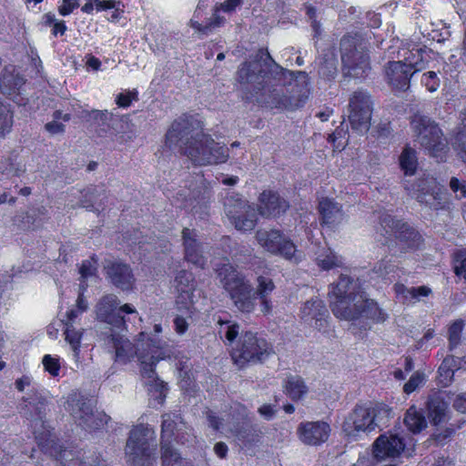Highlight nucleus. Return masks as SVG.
Segmentation results:
<instances>
[{"label":"nucleus","instance_id":"b1692460","mask_svg":"<svg viewBox=\"0 0 466 466\" xmlns=\"http://www.w3.org/2000/svg\"><path fill=\"white\" fill-rule=\"evenodd\" d=\"M113 116V113L107 110L85 109L79 113L78 116L94 127L99 137H103L110 129L109 122L112 120Z\"/></svg>","mask_w":466,"mask_h":466},{"label":"nucleus","instance_id":"5fc2aeb1","mask_svg":"<svg viewBox=\"0 0 466 466\" xmlns=\"http://www.w3.org/2000/svg\"><path fill=\"white\" fill-rule=\"evenodd\" d=\"M425 381V375L423 372L415 371L409 380L403 385V392L407 395L414 392Z\"/></svg>","mask_w":466,"mask_h":466},{"label":"nucleus","instance_id":"bb28decb","mask_svg":"<svg viewBox=\"0 0 466 466\" xmlns=\"http://www.w3.org/2000/svg\"><path fill=\"white\" fill-rule=\"evenodd\" d=\"M448 403L439 394L430 395L426 401L428 417L433 425L445 420Z\"/></svg>","mask_w":466,"mask_h":466},{"label":"nucleus","instance_id":"c756f323","mask_svg":"<svg viewBox=\"0 0 466 466\" xmlns=\"http://www.w3.org/2000/svg\"><path fill=\"white\" fill-rule=\"evenodd\" d=\"M106 196L102 187H88L82 192L80 207L99 211L104 208Z\"/></svg>","mask_w":466,"mask_h":466},{"label":"nucleus","instance_id":"20e7f679","mask_svg":"<svg viewBox=\"0 0 466 466\" xmlns=\"http://www.w3.org/2000/svg\"><path fill=\"white\" fill-rule=\"evenodd\" d=\"M289 207V202L273 189H264L259 193L257 209L238 193L227 196L224 201L227 217L239 231L253 230L258 224V215L266 218H278L284 215Z\"/></svg>","mask_w":466,"mask_h":466},{"label":"nucleus","instance_id":"49530a36","mask_svg":"<svg viewBox=\"0 0 466 466\" xmlns=\"http://www.w3.org/2000/svg\"><path fill=\"white\" fill-rule=\"evenodd\" d=\"M275 288L272 279L260 275L257 278V289L254 294L257 299L269 297Z\"/></svg>","mask_w":466,"mask_h":466},{"label":"nucleus","instance_id":"f3484780","mask_svg":"<svg viewBox=\"0 0 466 466\" xmlns=\"http://www.w3.org/2000/svg\"><path fill=\"white\" fill-rule=\"evenodd\" d=\"M405 440L400 434L389 431L380 434L372 444V454L377 460L397 458L405 449Z\"/></svg>","mask_w":466,"mask_h":466},{"label":"nucleus","instance_id":"de8ad7c7","mask_svg":"<svg viewBox=\"0 0 466 466\" xmlns=\"http://www.w3.org/2000/svg\"><path fill=\"white\" fill-rule=\"evenodd\" d=\"M452 147L457 154L458 158L466 167V129L459 130L455 134L453 137Z\"/></svg>","mask_w":466,"mask_h":466},{"label":"nucleus","instance_id":"338daca9","mask_svg":"<svg viewBox=\"0 0 466 466\" xmlns=\"http://www.w3.org/2000/svg\"><path fill=\"white\" fill-rule=\"evenodd\" d=\"M244 0H225L220 4L218 9L223 11L224 13H232L237 7L242 5Z\"/></svg>","mask_w":466,"mask_h":466},{"label":"nucleus","instance_id":"680f3d73","mask_svg":"<svg viewBox=\"0 0 466 466\" xmlns=\"http://www.w3.org/2000/svg\"><path fill=\"white\" fill-rule=\"evenodd\" d=\"M43 365L45 370L48 371L52 376H57L60 370L59 361L57 359L46 355L43 358Z\"/></svg>","mask_w":466,"mask_h":466},{"label":"nucleus","instance_id":"a211bd4d","mask_svg":"<svg viewBox=\"0 0 466 466\" xmlns=\"http://www.w3.org/2000/svg\"><path fill=\"white\" fill-rule=\"evenodd\" d=\"M331 432L329 423L324 420L302 421L298 425L297 435L308 446H320L325 443Z\"/></svg>","mask_w":466,"mask_h":466},{"label":"nucleus","instance_id":"7ed1b4c3","mask_svg":"<svg viewBox=\"0 0 466 466\" xmlns=\"http://www.w3.org/2000/svg\"><path fill=\"white\" fill-rule=\"evenodd\" d=\"M273 60L267 48H259L251 61H244L238 68L237 80L241 86L242 100L255 103L261 107L289 109L290 97L283 94L282 88L263 68V58Z\"/></svg>","mask_w":466,"mask_h":466},{"label":"nucleus","instance_id":"f704fd0d","mask_svg":"<svg viewBox=\"0 0 466 466\" xmlns=\"http://www.w3.org/2000/svg\"><path fill=\"white\" fill-rule=\"evenodd\" d=\"M177 422L171 418L169 413L162 415L161 432H160V453L163 452V447L167 445L170 449H175L172 445L176 431Z\"/></svg>","mask_w":466,"mask_h":466},{"label":"nucleus","instance_id":"c9c22d12","mask_svg":"<svg viewBox=\"0 0 466 466\" xmlns=\"http://www.w3.org/2000/svg\"><path fill=\"white\" fill-rule=\"evenodd\" d=\"M370 406L374 417L375 429L381 430L383 427H388L393 415L392 408L384 402H370Z\"/></svg>","mask_w":466,"mask_h":466},{"label":"nucleus","instance_id":"603ef678","mask_svg":"<svg viewBox=\"0 0 466 466\" xmlns=\"http://www.w3.org/2000/svg\"><path fill=\"white\" fill-rule=\"evenodd\" d=\"M338 74V68L334 61H323L318 69V75L325 81H333Z\"/></svg>","mask_w":466,"mask_h":466},{"label":"nucleus","instance_id":"1a4fd4ad","mask_svg":"<svg viewBox=\"0 0 466 466\" xmlns=\"http://www.w3.org/2000/svg\"><path fill=\"white\" fill-rule=\"evenodd\" d=\"M96 320L105 325V330L100 336L107 350L111 352L112 359L116 360V339L115 328L116 327V296L108 294L103 296L95 307Z\"/></svg>","mask_w":466,"mask_h":466},{"label":"nucleus","instance_id":"69168bd1","mask_svg":"<svg viewBox=\"0 0 466 466\" xmlns=\"http://www.w3.org/2000/svg\"><path fill=\"white\" fill-rule=\"evenodd\" d=\"M45 129L50 135H58L65 133L66 126L56 120H52L45 125Z\"/></svg>","mask_w":466,"mask_h":466},{"label":"nucleus","instance_id":"13d9d810","mask_svg":"<svg viewBox=\"0 0 466 466\" xmlns=\"http://www.w3.org/2000/svg\"><path fill=\"white\" fill-rule=\"evenodd\" d=\"M421 84L429 92L432 93L440 87V78L434 71H428L422 75Z\"/></svg>","mask_w":466,"mask_h":466},{"label":"nucleus","instance_id":"6ab92c4d","mask_svg":"<svg viewBox=\"0 0 466 466\" xmlns=\"http://www.w3.org/2000/svg\"><path fill=\"white\" fill-rule=\"evenodd\" d=\"M48 401L38 390L30 389L21 399L19 412L27 420H42L46 415Z\"/></svg>","mask_w":466,"mask_h":466},{"label":"nucleus","instance_id":"052dcab7","mask_svg":"<svg viewBox=\"0 0 466 466\" xmlns=\"http://www.w3.org/2000/svg\"><path fill=\"white\" fill-rule=\"evenodd\" d=\"M138 100V91L137 89L129 90L126 93H118V107L127 108L133 101Z\"/></svg>","mask_w":466,"mask_h":466},{"label":"nucleus","instance_id":"4468645a","mask_svg":"<svg viewBox=\"0 0 466 466\" xmlns=\"http://www.w3.org/2000/svg\"><path fill=\"white\" fill-rule=\"evenodd\" d=\"M257 240L267 251L280 256L287 260L298 264L302 259V252L296 245L285 238V235H256Z\"/></svg>","mask_w":466,"mask_h":466},{"label":"nucleus","instance_id":"dca6fc26","mask_svg":"<svg viewBox=\"0 0 466 466\" xmlns=\"http://www.w3.org/2000/svg\"><path fill=\"white\" fill-rule=\"evenodd\" d=\"M301 319L312 325L316 329L324 334L330 331L329 312L326 304L320 299H311L304 303L301 308Z\"/></svg>","mask_w":466,"mask_h":466},{"label":"nucleus","instance_id":"5701e85b","mask_svg":"<svg viewBox=\"0 0 466 466\" xmlns=\"http://www.w3.org/2000/svg\"><path fill=\"white\" fill-rule=\"evenodd\" d=\"M318 211L321 226L333 228L338 225L343 217L341 206L329 198H322L319 201Z\"/></svg>","mask_w":466,"mask_h":466},{"label":"nucleus","instance_id":"e2e57ef3","mask_svg":"<svg viewBox=\"0 0 466 466\" xmlns=\"http://www.w3.org/2000/svg\"><path fill=\"white\" fill-rule=\"evenodd\" d=\"M87 284L83 282L79 285V293L76 299V307L78 309V311L85 312L88 309V302L84 296V292L86 290Z\"/></svg>","mask_w":466,"mask_h":466},{"label":"nucleus","instance_id":"a19ab883","mask_svg":"<svg viewBox=\"0 0 466 466\" xmlns=\"http://www.w3.org/2000/svg\"><path fill=\"white\" fill-rule=\"evenodd\" d=\"M147 380L146 385L148 387V390L158 404H163L166 400L167 394L168 391L167 384L161 380L156 372L155 377H144Z\"/></svg>","mask_w":466,"mask_h":466},{"label":"nucleus","instance_id":"ddd939ff","mask_svg":"<svg viewBox=\"0 0 466 466\" xmlns=\"http://www.w3.org/2000/svg\"><path fill=\"white\" fill-rule=\"evenodd\" d=\"M342 428L350 436H356L360 432L370 433L374 431L375 422L370 403L356 404L346 417Z\"/></svg>","mask_w":466,"mask_h":466},{"label":"nucleus","instance_id":"f257e3e1","mask_svg":"<svg viewBox=\"0 0 466 466\" xmlns=\"http://www.w3.org/2000/svg\"><path fill=\"white\" fill-rule=\"evenodd\" d=\"M204 127L198 114L183 113L167 130L165 145L170 150L177 148L198 166L226 163L229 157L228 148L205 133Z\"/></svg>","mask_w":466,"mask_h":466},{"label":"nucleus","instance_id":"cd10ccee","mask_svg":"<svg viewBox=\"0 0 466 466\" xmlns=\"http://www.w3.org/2000/svg\"><path fill=\"white\" fill-rule=\"evenodd\" d=\"M66 404V409L69 411L76 423L85 416H87L91 408L94 407L91 400L78 393L71 394L67 399Z\"/></svg>","mask_w":466,"mask_h":466},{"label":"nucleus","instance_id":"58836bf2","mask_svg":"<svg viewBox=\"0 0 466 466\" xmlns=\"http://www.w3.org/2000/svg\"><path fill=\"white\" fill-rule=\"evenodd\" d=\"M160 459L161 466H196L191 460L183 458L177 449H170L167 445L163 447Z\"/></svg>","mask_w":466,"mask_h":466},{"label":"nucleus","instance_id":"bf43d9fd","mask_svg":"<svg viewBox=\"0 0 466 466\" xmlns=\"http://www.w3.org/2000/svg\"><path fill=\"white\" fill-rule=\"evenodd\" d=\"M218 324L220 326L228 325V329L225 333V338L229 343H232L233 341L236 340V339L238 338V336L239 334L240 327H239L238 323H237V322L231 323L229 320H223V319H219L218 320Z\"/></svg>","mask_w":466,"mask_h":466},{"label":"nucleus","instance_id":"6e6552de","mask_svg":"<svg viewBox=\"0 0 466 466\" xmlns=\"http://www.w3.org/2000/svg\"><path fill=\"white\" fill-rule=\"evenodd\" d=\"M154 431L147 425L138 424L132 428L127 441L126 453L133 466H152L153 451L150 441Z\"/></svg>","mask_w":466,"mask_h":466},{"label":"nucleus","instance_id":"2eb2a0df","mask_svg":"<svg viewBox=\"0 0 466 466\" xmlns=\"http://www.w3.org/2000/svg\"><path fill=\"white\" fill-rule=\"evenodd\" d=\"M198 177L200 186L190 190L188 197L182 199L179 208L189 209L194 216H198L199 218L204 219L208 217L211 192L204 185L206 181L204 175L198 174Z\"/></svg>","mask_w":466,"mask_h":466},{"label":"nucleus","instance_id":"e433bc0d","mask_svg":"<svg viewBox=\"0 0 466 466\" xmlns=\"http://www.w3.org/2000/svg\"><path fill=\"white\" fill-rule=\"evenodd\" d=\"M394 290L398 296H401L405 300L409 301L417 300L421 297H428L431 294V289L424 285L407 288L402 283H396L394 285Z\"/></svg>","mask_w":466,"mask_h":466},{"label":"nucleus","instance_id":"a878e982","mask_svg":"<svg viewBox=\"0 0 466 466\" xmlns=\"http://www.w3.org/2000/svg\"><path fill=\"white\" fill-rule=\"evenodd\" d=\"M185 247V259L198 268H204L207 263L201 251V246L198 242V235H182Z\"/></svg>","mask_w":466,"mask_h":466},{"label":"nucleus","instance_id":"4be33fe9","mask_svg":"<svg viewBox=\"0 0 466 466\" xmlns=\"http://www.w3.org/2000/svg\"><path fill=\"white\" fill-rule=\"evenodd\" d=\"M39 446L45 453L54 457L62 466H83L79 451L63 447L55 439H48L40 442Z\"/></svg>","mask_w":466,"mask_h":466},{"label":"nucleus","instance_id":"c03bdc74","mask_svg":"<svg viewBox=\"0 0 466 466\" xmlns=\"http://www.w3.org/2000/svg\"><path fill=\"white\" fill-rule=\"evenodd\" d=\"M136 279L130 266L118 261V289L133 290Z\"/></svg>","mask_w":466,"mask_h":466},{"label":"nucleus","instance_id":"aec40b11","mask_svg":"<svg viewBox=\"0 0 466 466\" xmlns=\"http://www.w3.org/2000/svg\"><path fill=\"white\" fill-rule=\"evenodd\" d=\"M341 60L348 73L355 78H366L371 69L369 53L359 51L356 46L344 49Z\"/></svg>","mask_w":466,"mask_h":466},{"label":"nucleus","instance_id":"6e6d98bb","mask_svg":"<svg viewBox=\"0 0 466 466\" xmlns=\"http://www.w3.org/2000/svg\"><path fill=\"white\" fill-rule=\"evenodd\" d=\"M97 269V262L94 257L89 259L84 260L79 268V274L81 275L82 281L96 275Z\"/></svg>","mask_w":466,"mask_h":466},{"label":"nucleus","instance_id":"37998d69","mask_svg":"<svg viewBox=\"0 0 466 466\" xmlns=\"http://www.w3.org/2000/svg\"><path fill=\"white\" fill-rule=\"evenodd\" d=\"M465 327L462 319L453 320L448 327L449 350H453L461 342V335Z\"/></svg>","mask_w":466,"mask_h":466},{"label":"nucleus","instance_id":"473e14b6","mask_svg":"<svg viewBox=\"0 0 466 466\" xmlns=\"http://www.w3.org/2000/svg\"><path fill=\"white\" fill-rule=\"evenodd\" d=\"M284 392L293 401H298L308 392V387L299 376H289L284 381Z\"/></svg>","mask_w":466,"mask_h":466},{"label":"nucleus","instance_id":"774afa93","mask_svg":"<svg viewBox=\"0 0 466 466\" xmlns=\"http://www.w3.org/2000/svg\"><path fill=\"white\" fill-rule=\"evenodd\" d=\"M452 406L457 411L466 413V392L457 395Z\"/></svg>","mask_w":466,"mask_h":466},{"label":"nucleus","instance_id":"09e8293b","mask_svg":"<svg viewBox=\"0 0 466 466\" xmlns=\"http://www.w3.org/2000/svg\"><path fill=\"white\" fill-rule=\"evenodd\" d=\"M318 266L324 269L329 270L335 268H342L343 263L339 258V257L330 249H329L328 254H326L323 258H317Z\"/></svg>","mask_w":466,"mask_h":466},{"label":"nucleus","instance_id":"4d7b16f0","mask_svg":"<svg viewBox=\"0 0 466 466\" xmlns=\"http://www.w3.org/2000/svg\"><path fill=\"white\" fill-rule=\"evenodd\" d=\"M450 188L455 195L456 199L461 200L466 198V180L451 177L450 179Z\"/></svg>","mask_w":466,"mask_h":466},{"label":"nucleus","instance_id":"8fccbe9b","mask_svg":"<svg viewBox=\"0 0 466 466\" xmlns=\"http://www.w3.org/2000/svg\"><path fill=\"white\" fill-rule=\"evenodd\" d=\"M13 126V114L7 106L0 101V136L11 131Z\"/></svg>","mask_w":466,"mask_h":466},{"label":"nucleus","instance_id":"3c124183","mask_svg":"<svg viewBox=\"0 0 466 466\" xmlns=\"http://www.w3.org/2000/svg\"><path fill=\"white\" fill-rule=\"evenodd\" d=\"M452 260L455 275L466 281V251L458 250L454 253Z\"/></svg>","mask_w":466,"mask_h":466},{"label":"nucleus","instance_id":"393cba45","mask_svg":"<svg viewBox=\"0 0 466 466\" xmlns=\"http://www.w3.org/2000/svg\"><path fill=\"white\" fill-rule=\"evenodd\" d=\"M424 190V187L418 190L416 198L419 202L429 205L435 210L449 208L450 202L443 201L447 193L441 187L434 186L431 188L426 189V191Z\"/></svg>","mask_w":466,"mask_h":466},{"label":"nucleus","instance_id":"412c9836","mask_svg":"<svg viewBox=\"0 0 466 466\" xmlns=\"http://www.w3.org/2000/svg\"><path fill=\"white\" fill-rule=\"evenodd\" d=\"M175 288L177 291L176 303L178 309L188 310L193 303L194 291L196 289L195 276L186 269L179 270L175 278Z\"/></svg>","mask_w":466,"mask_h":466},{"label":"nucleus","instance_id":"39448f33","mask_svg":"<svg viewBox=\"0 0 466 466\" xmlns=\"http://www.w3.org/2000/svg\"><path fill=\"white\" fill-rule=\"evenodd\" d=\"M216 272L234 306L242 313L253 312L257 305V297L246 276L238 272L229 263L219 265Z\"/></svg>","mask_w":466,"mask_h":466},{"label":"nucleus","instance_id":"2f4dec72","mask_svg":"<svg viewBox=\"0 0 466 466\" xmlns=\"http://www.w3.org/2000/svg\"><path fill=\"white\" fill-rule=\"evenodd\" d=\"M380 223L386 233H416L414 228L410 227L408 222L389 213L381 215Z\"/></svg>","mask_w":466,"mask_h":466},{"label":"nucleus","instance_id":"4c0bfd02","mask_svg":"<svg viewBox=\"0 0 466 466\" xmlns=\"http://www.w3.org/2000/svg\"><path fill=\"white\" fill-rule=\"evenodd\" d=\"M136 321H141V319L133 305L124 304L118 307V331L128 330L129 324L135 327Z\"/></svg>","mask_w":466,"mask_h":466},{"label":"nucleus","instance_id":"a18cd8bd","mask_svg":"<svg viewBox=\"0 0 466 466\" xmlns=\"http://www.w3.org/2000/svg\"><path fill=\"white\" fill-rule=\"evenodd\" d=\"M66 340L71 345L76 358H78L82 332L76 330L72 323H65Z\"/></svg>","mask_w":466,"mask_h":466},{"label":"nucleus","instance_id":"0e129e2a","mask_svg":"<svg viewBox=\"0 0 466 466\" xmlns=\"http://www.w3.org/2000/svg\"><path fill=\"white\" fill-rule=\"evenodd\" d=\"M174 323V329L177 334L178 335H184L187 329H188V322L187 320L182 317V316H176L173 319Z\"/></svg>","mask_w":466,"mask_h":466},{"label":"nucleus","instance_id":"f8f14e48","mask_svg":"<svg viewBox=\"0 0 466 466\" xmlns=\"http://www.w3.org/2000/svg\"><path fill=\"white\" fill-rule=\"evenodd\" d=\"M134 353L140 363L142 377H155L157 363L166 358L161 340L151 337L137 344Z\"/></svg>","mask_w":466,"mask_h":466},{"label":"nucleus","instance_id":"79ce46f5","mask_svg":"<svg viewBox=\"0 0 466 466\" xmlns=\"http://www.w3.org/2000/svg\"><path fill=\"white\" fill-rule=\"evenodd\" d=\"M459 358L453 355H448L441 363L438 373L441 380L451 382L456 370H460Z\"/></svg>","mask_w":466,"mask_h":466},{"label":"nucleus","instance_id":"7c9ffc66","mask_svg":"<svg viewBox=\"0 0 466 466\" xmlns=\"http://www.w3.org/2000/svg\"><path fill=\"white\" fill-rule=\"evenodd\" d=\"M399 166L406 177L414 176L418 170L419 161L417 151L409 144L403 147L399 157Z\"/></svg>","mask_w":466,"mask_h":466},{"label":"nucleus","instance_id":"f03ea898","mask_svg":"<svg viewBox=\"0 0 466 466\" xmlns=\"http://www.w3.org/2000/svg\"><path fill=\"white\" fill-rule=\"evenodd\" d=\"M329 295L333 315L339 319L351 321L355 336L362 337V331L370 329V321L382 323L388 318L379 304L360 291L350 276L340 274L338 282L330 285Z\"/></svg>","mask_w":466,"mask_h":466},{"label":"nucleus","instance_id":"ea45409f","mask_svg":"<svg viewBox=\"0 0 466 466\" xmlns=\"http://www.w3.org/2000/svg\"><path fill=\"white\" fill-rule=\"evenodd\" d=\"M108 417L102 411L95 410L92 407L87 416H85L82 420H79L76 423L86 430H96L106 424Z\"/></svg>","mask_w":466,"mask_h":466},{"label":"nucleus","instance_id":"c85d7f7f","mask_svg":"<svg viewBox=\"0 0 466 466\" xmlns=\"http://www.w3.org/2000/svg\"><path fill=\"white\" fill-rule=\"evenodd\" d=\"M25 84L24 78L16 72L14 66L4 67L0 76V88L5 94L15 93Z\"/></svg>","mask_w":466,"mask_h":466},{"label":"nucleus","instance_id":"423d86ee","mask_svg":"<svg viewBox=\"0 0 466 466\" xmlns=\"http://www.w3.org/2000/svg\"><path fill=\"white\" fill-rule=\"evenodd\" d=\"M416 140L424 152L438 163L447 161L450 147L439 125L426 116H415L410 121Z\"/></svg>","mask_w":466,"mask_h":466},{"label":"nucleus","instance_id":"9b49d317","mask_svg":"<svg viewBox=\"0 0 466 466\" xmlns=\"http://www.w3.org/2000/svg\"><path fill=\"white\" fill-rule=\"evenodd\" d=\"M373 111L371 96L363 90L354 91L349 99L348 118L350 127L356 131L369 129Z\"/></svg>","mask_w":466,"mask_h":466},{"label":"nucleus","instance_id":"72a5a7b5","mask_svg":"<svg viewBox=\"0 0 466 466\" xmlns=\"http://www.w3.org/2000/svg\"><path fill=\"white\" fill-rule=\"evenodd\" d=\"M404 424L410 432L417 434L427 427V420L422 410L410 406L405 413Z\"/></svg>","mask_w":466,"mask_h":466},{"label":"nucleus","instance_id":"9d476101","mask_svg":"<svg viewBox=\"0 0 466 466\" xmlns=\"http://www.w3.org/2000/svg\"><path fill=\"white\" fill-rule=\"evenodd\" d=\"M416 52V55L410 52L404 61L389 62L387 76L394 90L407 91L414 73L424 68L425 63L421 57L422 50L417 49Z\"/></svg>","mask_w":466,"mask_h":466},{"label":"nucleus","instance_id":"864d4df0","mask_svg":"<svg viewBox=\"0 0 466 466\" xmlns=\"http://www.w3.org/2000/svg\"><path fill=\"white\" fill-rule=\"evenodd\" d=\"M236 437L247 448L252 447L258 441V435L250 428L237 430Z\"/></svg>","mask_w":466,"mask_h":466},{"label":"nucleus","instance_id":"0eeeda50","mask_svg":"<svg viewBox=\"0 0 466 466\" xmlns=\"http://www.w3.org/2000/svg\"><path fill=\"white\" fill-rule=\"evenodd\" d=\"M274 353L272 344L258 332L247 330L241 333L230 351L233 363L239 369L263 363Z\"/></svg>","mask_w":466,"mask_h":466}]
</instances>
